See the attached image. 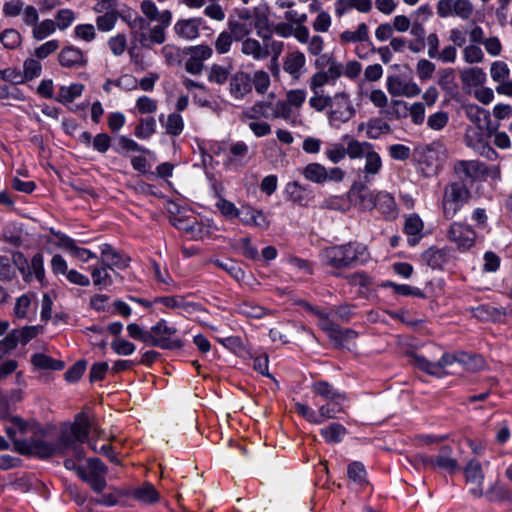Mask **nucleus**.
<instances>
[{
  "instance_id": "obj_1",
  "label": "nucleus",
  "mask_w": 512,
  "mask_h": 512,
  "mask_svg": "<svg viewBox=\"0 0 512 512\" xmlns=\"http://www.w3.org/2000/svg\"><path fill=\"white\" fill-rule=\"evenodd\" d=\"M139 9L142 16L136 17L130 27L138 33L143 47L163 44L166 30L171 25L173 13L169 9L160 10L154 0H141Z\"/></svg>"
},
{
  "instance_id": "obj_2",
  "label": "nucleus",
  "mask_w": 512,
  "mask_h": 512,
  "mask_svg": "<svg viewBox=\"0 0 512 512\" xmlns=\"http://www.w3.org/2000/svg\"><path fill=\"white\" fill-rule=\"evenodd\" d=\"M413 361L414 364L422 371L439 378L444 377L447 374L446 368L455 362L459 363L467 370H479L484 366V360L482 357L466 353H444L437 362H431L423 356L415 355Z\"/></svg>"
},
{
  "instance_id": "obj_3",
  "label": "nucleus",
  "mask_w": 512,
  "mask_h": 512,
  "mask_svg": "<svg viewBox=\"0 0 512 512\" xmlns=\"http://www.w3.org/2000/svg\"><path fill=\"white\" fill-rule=\"evenodd\" d=\"M320 259L324 265L345 269L358 263H364L368 259L367 249L357 242H349L323 249Z\"/></svg>"
},
{
  "instance_id": "obj_4",
  "label": "nucleus",
  "mask_w": 512,
  "mask_h": 512,
  "mask_svg": "<svg viewBox=\"0 0 512 512\" xmlns=\"http://www.w3.org/2000/svg\"><path fill=\"white\" fill-rule=\"evenodd\" d=\"M92 421L82 412L76 415L74 422L61 432V443L67 450H73L78 459L84 458V450L81 444L85 443L91 431Z\"/></svg>"
},
{
  "instance_id": "obj_5",
  "label": "nucleus",
  "mask_w": 512,
  "mask_h": 512,
  "mask_svg": "<svg viewBox=\"0 0 512 512\" xmlns=\"http://www.w3.org/2000/svg\"><path fill=\"white\" fill-rule=\"evenodd\" d=\"M470 197V192L462 182H452L445 186L441 200L443 215L452 219L464 206Z\"/></svg>"
},
{
  "instance_id": "obj_6",
  "label": "nucleus",
  "mask_w": 512,
  "mask_h": 512,
  "mask_svg": "<svg viewBox=\"0 0 512 512\" xmlns=\"http://www.w3.org/2000/svg\"><path fill=\"white\" fill-rule=\"evenodd\" d=\"M355 113L356 109L352 104L349 94L338 92L331 97L326 115L329 125L338 128L353 118Z\"/></svg>"
},
{
  "instance_id": "obj_7",
  "label": "nucleus",
  "mask_w": 512,
  "mask_h": 512,
  "mask_svg": "<svg viewBox=\"0 0 512 512\" xmlns=\"http://www.w3.org/2000/svg\"><path fill=\"white\" fill-rule=\"evenodd\" d=\"M176 332L175 327L169 326L165 320L161 319L149 330L148 335L151 341H148V345L161 349H180L183 342L178 338H173Z\"/></svg>"
},
{
  "instance_id": "obj_8",
  "label": "nucleus",
  "mask_w": 512,
  "mask_h": 512,
  "mask_svg": "<svg viewBox=\"0 0 512 512\" xmlns=\"http://www.w3.org/2000/svg\"><path fill=\"white\" fill-rule=\"evenodd\" d=\"M491 132L486 126H469L466 129L464 141L467 147L487 158H492L496 152L489 145Z\"/></svg>"
},
{
  "instance_id": "obj_9",
  "label": "nucleus",
  "mask_w": 512,
  "mask_h": 512,
  "mask_svg": "<svg viewBox=\"0 0 512 512\" xmlns=\"http://www.w3.org/2000/svg\"><path fill=\"white\" fill-rule=\"evenodd\" d=\"M2 426L13 447L18 451H23L27 446L26 435L30 430V425L18 416L2 415Z\"/></svg>"
},
{
  "instance_id": "obj_10",
  "label": "nucleus",
  "mask_w": 512,
  "mask_h": 512,
  "mask_svg": "<svg viewBox=\"0 0 512 512\" xmlns=\"http://www.w3.org/2000/svg\"><path fill=\"white\" fill-rule=\"evenodd\" d=\"M107 471V466L99 458H90L85 472L80 473V479L87 482L94 492L102 493L107 486L105 479Z\"/></svg>"
},
{
  "instance_id": "obj_11",
  "label": "nucleus",
  "mask_w": 512,
  "mask_h": 512,
  "mask_svg": "<svg viewBox=\"0 0 512 512\" xmlns=\"http://www.w3.org/2000/svg\"><path fill=\"white\" fill-rule=\"evenodd\" d=\"M447 238L459 251L466 252L475 245L476 233L469 225L453 222L447 231Z\"/></svg>"
},
{
  "instance_id": "obj_12",
  "label": "nucleus",
  "mask_w": 512,
  "mask_h": 512,
  "mask_svg": "<svg viewBox=\"0 0 512 512\" xmlns=\"http://www.w3.org/2000/svg\"><path fill=\"white\" fill-rule=\"evenodd\" d=\"M436 9L441 18L457 16L467 20L473 14L474 8L470 0H439Z\"/></svg>"
},
{
  "instance_id": "obj_13",
  "label": "nucleus",
  "mask_w": 512,
  "mask_h": 512,
  "mask_svg": "<svg viewBox=\"0 0 512 512\" xmlns=\"http://www.w3.org/2000/svg\"><path fill=\"white\" fill-rule=\"evenodd\" d=\"M463 474L466 484L470 486L469 493L476 498L482 497L485 479L482 464L477 459H471L463 468Z\"/></svg>"
},
{
  "instance_id": "obj_14",
  "label": "nucleus",
  "mask_w": 512,
  "mask_h": 512,
  "mask_svg": "<svg viewBox=\"0 0 512 512\" xmlns=\"http://www.w3.org/2000/svg\"><path fill=\"white\" fill-rule=\"evenodd\" d=\"M386 88L388 93L393 97L414 98L421 93V88L415 81L404 79L399 75L388 76Z\"/></svg>"
},
{
  "instance_id": "obj_15",
  "label": "nucleus",
  "mask_w": 512,
  "mask_h": 512,
  "mask_svg": "<svg viewBox=\"0 0 512 512\" xmlns=\"http://www.w3.org/2000/svg\"><path fill=\"white\" fill-rule=\"evenodd\" d=\"M369 183L356 181L349 190L350 201L363 211H370L376 206V193L367 188Z\"/></svg>"
},
{
  "instance_id": "obj_16",
  "label": "nucleus",
  "mask_w": 512,
  "mask_h": 512,
  "mask_svg": "<svg viewBox=\"0 0 512 512\" xmlns=\"http://www.w3.org/2000/svg\"><path fill=\"white\" fill-rule=\"evenodd\" d=\"M423 463L431 469L439 468L450 474L459 470V463L449 445L442 446L436 456L426 457Z\"/></svg>"
},
{
  "instance_id": "obj_17",
  "label": "nucleus",
  "mask_w": 512,
  "mask_h": 512,
  "mask_svg": "<svg viewBox=\"0 0 512 512\" xmlns=\"http://www.w3.org/2000/svg\"><path fill=\"white\" fill-rule=\"evenodd\" d=\"M213 50L207 45L192 46L188 50V59L185 62V70L192 75H199L204 67V61L211 58Z\"/></svg>"
},
{
  "instance_id": "obj_18",
  "label": "nucleus",
  "mask_w": 512,
  "mask_h": 512,
  "mask_svg": "<svg viewBox=\"0 0 512 512\" xmlns=\"http://www.w3.org/2000/svg\"><path fill=\"white\" fill-rule=\"evenodd\" d=\"M23 451L35 454L40 458H49L55 455H64L67 448L62 445L61 437H59L55 442H47L44 440L27 441V446Z\"/></svg>"
},
{
  "instance_id": "obj_19",
  "label": "nucleus",
  "mask_w": 512,
  "mask_h": 512,
  "mask_svg": "<svg viewBox=\"0 0 512 512\" xmlns=\"http://www.w3.org/2000/svg\"><path fill=\"white\" fill-rule=\"evenodd\" d=\"M454 171L462 180L470 181H475L487 173L485 165L477 160L457 161Z\"/></svg>"
},
{
  "instance_id": "obj_20",
  "label": "nucleus",
  "mask_w": 512,
  "mask_h": 512,
  "mask_svg": "<svg viewBox=\"0 0 512 512\" xmlns=\"http://www.w3.org/2000/svg\"><path fill=\"white\" fill-rule=\"evenodd\" d=\"M271 109V118L282 119L292 127L302 125V119L299 112L290 106L286 100H278L275 103H272Z\"/></svg>"
},
{
  "instance_id": "obj_21",
  "label": "nucleus",
  "mask_w": 512,
  "mask_h": 512,
  "mask_svg": "<svg viewBox=\"0 0 512 512\" xmlns=\"http://www.w3.org/2000/svg\"><path fill=\"white\" fill-rule=\"evenodd\" d=\"M55 235L58 237V246L68 251L73 257L81 262H89L91 259H96L97 255L86 249L76 245V242L71 237L57 232Z\"/></svg>"
},
{
  "instance_id": "obj_22",
  "label": "nucleus",
  "mask_w": 512,
  "mask_h": 512,
  "mask_svg": "<svg viewBox=\"0 0 512 512\" xmlns=\"http://www.w3.org/2000/svg\"><path fill=\"white\" fill-rule=\"evenodd\" d=\"M363 158L365 164L362 169H359V180L364 183H371L382 169V159L374 149L370 150Z\"/></svg>"
},
{
  "instance_id": "obj_23",
  "label": "nucleus",
  "mask_w": 512,
  "mask_h": 512,
  "mask_svg": "<svg viewBox=\"0 0 512 512\" xmlns=\"http://www.w3.org/2000/svg\"><path fill=\"white\" fill-rule=\"evenodd\" d=\"M204 21L201 17L180 19L174 25L175 34L185 40H194L200 34V27Z\"/></svg>"
},
{
  "instance_id": "obj_24",
  "label": "nucleus",
  "mask_w": 512,
  "mask_h": 512,
  "mask_svg": "<svg viewBox=\"0 0 512 512\" xmlns=\"http://www.w3.org/2000/svg\"><path fill=\"white\" fill-rule=\"evenodd\" d=\"M252 90L251 77L246 72H236L230 79V95L236 100H242Z\"/></svg>"
},
{
  "instance_id": "obj_25",
  "label": "nucleus",
  "mask_w": 512,
  "mask_h": 512,
  "mask_svg": "<svg viewBox=\"0 0 512 512\" xmlns=\"http://www.w3.org/2000/svg\"><path fill=\"white\" fill-rule=\"evenodd\" d=\"M102 264L109 269H125L128 267L130 258L126 255L120 254L109 244H103L100 247Z\"/></svg>"
},
{
  "instance_id": "obj_26",
  "label": "nucleus",
  "mask_w": 512,
  "mask_h": 512,
  "mask_svg": "<svg viewBox=\"0 0 512 512\" xmlns=\"http://www.w3.org/2000/svg\"><path fill=\"white\" fill-rule=\"evenodd\" d=\"M376 198L375 208L378 209L385 219L395 220L399 215V209L393 195L387 191H378Z\"/></svg>"
},
{
  "instance_id": "obj_27",
  "label": "nucleus",
  "mask_w": 512,
  "mask_h": 512,
  "mask_svg": "<svg viewBox=\"0 0 512 512\" xmlns=\"http://www.w3.org/2000/svg\"><path fill=\"white\" fill-rule=\"evenodd\" d=\"M459 78L464 88L482 86L487 79L485 71L476 66L465 67L459 71Z\"/></svg>"
},
{
  "instance_id": "obj_28",
  "label": "nucleus",
  "mask_w": 512,
  "mask_h": 512,
  "mask_svg": "<svg viewBox=\"0 0 512 512\" xmlns=\"http://www.w3.org/2000/svg\"><path fill=\"white\" fill-rule=\"evenodd\" d=\"M58 60L61 66L67 68L82 67L87 62L83 52L74 46L63 48L59 53Z\"/></svg>"
},
{
  "instance_id": "obj_29",
  "label": "nucleus",
  "mask_w": 512,
  "mask_h": 512,
  "mask_svg": "<svg viewBox=\"0 0 512 512\" xmlns=\"http://www.w3.org/2000/svg\"><path fill=\"white\" fill-rule=\"evenodd\" d=\"M357 10L360 13H368L372 9L371 0H336L334 11L336 16L342 17L351 10Z\"/></svg>"
},
{
  "instance_id": "obj_30",
  "label": "nucleus",
  "mask_w": 512,
  "mask_h": 512,
  "mask_svg": "<svg viewBox=\"0 0 512 512\" xmlns=\"http://www.w3.org/2000/svg\"><path fill=\"white\" fill-rule=\"evenodd\" d=\"M306 64L305 56L300 51L289 53L283 63V69L294 79H299Z\"/></svg>"
},
{
  "instance_id": "obj_31",
  "label": "nucleus",
  "mask_w": 512,
  "mask_h": 512,
  "mask_svg": "<svg viewBox=\"0 0 512 512\" xmlns=\"http://www.w3.org/2000/svg\"><path fill=\"white\" fill-rule=\"evenodd\" d=\"M240 220L245 225L255 226L266 229L269 226V221L261 210L252 207H245L241 210Z\"/></svg>"
},
{
  "instance_id": "obj_32",
  "label": "nucleus",
  "mask_w": 512,
  "mask_h": 512,
  "mask_svg": "<svg viewBox=\"0 0 512 512\" xmlns=\"http://www.w3.org/2000/svg\"><path fill=\"white\" fill-rule=\"evenodd\" d=\"M423 221L417 214L409 215L404 224V232L408 235V243L414 246L418 243L422 236Z\"/></svg>"
},
{
  "instance_id": "obj_33",
  "label": "nucleus",
  "mask_w": 512,
  "mask_h": 512,
  "mask_svg": "<svg viewBox=\"0 0 512 512\" xmlns=\"http://www.w3.org/2000/svg\"><path fill=\"white\" fill-rule=\"evenodd\" d=\"M241 52L257 61L264 60L269 56L268 48L254 38H246L242 41Z\"/></svg>"
},
{
  "instance_id": "obj_34",
  "label": "nucleus",
  "mask_w": 512,
  "mask_h": 512,
  "mask_svg": "<svg viewBox=\"0 0 512 512\" xmlns=\"http://www.w3.org/2000/svg\"><path fill=\"white\" fill-rule=\"evenodd\" d=\"M312 391L323 401L345 400V395L326 381L313 383Z\"/></svg>"
},
{
  "instance_id": "obj_35",
  "label": "nucleus",
  "mask_w": 512,
  "mask_h": 512,
  "mask_svg": "<svg viewBox=\"0 0 512 512\" xmlns=\"http://www.w3.org/2000/svg\"><path fill=\"white\" fill-rule=\"evenodd\" d=\"M158 303L172 309H181L183 313L192 314L198 310V305L187 302L182 296H166L155 300Z\"/></svg>"
},
{
  "instance_id": "obj_36",
  "label": "nucleus",
  "mask_w": 512,
  "mask_h": 512,
  "mask_svg": "<svg viewBox=\"0 0 512 512\" xmlns=\"http://www.w3.org/2000/svg\"><path fill=\"white\" fill-rule=\"evenodd\" d=\"M466 117L473 123L472 126L489 127L490 114L487 110L476 104H466L463 106Z\"/></svg>"
},
{
  "instance_id": "obj_37",
  "label": "nucleus",
  "mask_w": 512,
  "mask_h": 512,
  "mask_svg": "<svg viewBox=\"0 0 512 512\" xmlns=\"http://www.w3.org/2000/svg\"><path fill=\"white\" fill-rule=\"evenodd\" d=\"M306 309L317 316L318 325L330 338L334 339L335 335H339L340 327L330 319L329 313L320 311L309 304H306Z\"/></svg>"
},
{
  "instance_id": "obj_38",
  "label": "nucleus",
  "mask_w": 512,
  "mask_h": 512,
  "mask_svg": "<svg viewBox=\"0 0 512 512\" xmlns=\"http://www.w3.org/2000/svg\"><path fill=\"white\" fill-rule=\"evenodd\" d=\"M85 86L81 83H71L70 85H62L59 87L56 100L62 104L72 103L75 99L79 98Z\"/></svg>"
},
{
  "instance_id": "obj_39",
  "label": "nucleus",
  "mask_w": 512,
  "mask_h": 512,
  "mask_svg": "<svg viewBox=\"0 0 512 512\" xmlns=\"http://www.w3.org/2000/svg\"><path fill=\"white\" fill-rule=\"evenodd\" d=\"M231 157L228 158L227 164L232 166H243L248 163L250 157L248 156L249 148L246 143L238 141L233 143L230 147Z\"/></svg>"
},
{
  "instance_id": "obj_40",
  "label": "nucleus",
  "mask_w": 512,
  "mask_h": 512,
  "mask_svg": "<svg viewBox=\"0 0 512 512\" xmlns=\"http://www.w3.org/2000/svg\"><path fill=\"white\" fill-rule=\"evenodd\" d=\"M343 140L347 141L346 152L351 159L363 158L370 150L373 149V145L371 143L360 142L350 138L348 135H345Z\"/></svg>"
},
{
  "instance_id": "obj_41",
  "label": "nucleus",
  "mask_w": 512,
  "mask_h": 512,
  "mask_svg": "<svg viewBox=\"0 0 512 512\" xmlns=\"http://www.w3.org/2000/svg\"><path fill=\"white\" fill-rule=\"evenodd\" d=\"M365 130V135L369 139H378L382 134L389 131L387 123L380 119H373L367 123H361L358 126V131Z\"/></svg>"
},
{
  "instance_id": "obj_42",
  "label": "nucleus",
  "mask_w": 512,
  "mask_h": 512,
  "mask_svg": "<svg viewBox=\"0 0 512 512\" xmlns=\"http://www.w3.org/2000/svg\"><path fill=\"white\" fill-rule=\"evenodd\" d=\"M344 401L345 400L324 401L325 403L319 405L317 411L321 424L329 419L336 418L337 414L343 411Z\"/></svg>"
},
{
  "instance_id": "obj_43",
  "label": "nucleus",
  "mask_w": 512,
  "mask_h": 512,
  "mask_svg": "<svg viewBox=\"0 0 512 512\" xmlns=\"http://www.w3.org/2000/svg\"><path fill=\"white\" fill-rule=\"evenodd\" d=\"M339 38L342 44L365 42L369 39L368 26L365 23H360L355 31L345 30Z\"/></svg>"
},
{
  "instance_id": "obj_44",
  "label": "nucleus",
  "mask_w": 512,
  "mask_h": 512,
  "mask_svg": "<svg viewBox=\"0 0 512 512\" xmlns=\"http://www.w3.org/2000/svg\"><path fill=\"white\" fill-rule=\"evenodd\" d=\"M237 312L247 318L261 319L265 317L269 311L254 302L245 300L237 305Z\"/></svg>"
},
{
  "instance_id": "obj_45",
  "label": "nucleus",
  "mask_w": 512,
  "mask_h": 512,
  "mask_svg": "<svg viewBox=\"0 0 512 512\" xmlns=\"http://www.w3.org/2000/svg\"><path fill=\"white\" fill-rule=\"evenodd\" d=\"M302 174L304 178L316 184L326 182V168L320 163H310L304 167Z\"/></svg>"
},
{
  "instance_id": "obj_46",
  "label": "nucleus",
  "mask_w": 512,
  "mask_h": 512,
  "mask_svg": "<svg viewBox=\"0 0 512 512\" xmlns=\"http://www.w3.org/2000/svg\"><path fill=\"white\" fill-rule=\"evenodd\" d=\"M272 102L260 101L243 112V118L251 121H258L261 118H269L268 110L271 109Z\"/></svg>"
},
{
  "instance_id": "obj_47",
  "label": "nucleus",
  "mask_w": 512,
  "mask_h": 512,
  "mask_svg": "<svg viewBox=\"0 0 512 512\" xmlns=\"http://www.w3.org/2000/svg\"><path fill=\"white\" fill-rule=\"evenodd\" d=\"M32 364L38 369L43 370H61L64 367V363L60 360H56L46 354L36 353L31 358Z\"/></svg>"
},
{
  "instance_id": "obj_48",
  "label": "nucleus",
  "mask_w": 512,
  "mask_h": 512,
  "mask_svg": "<svg viewBox=\"0 0 512 512\" xmlns=\"http://www.w3.org/2000/svg\"><path fill=\"white\" fill-rule=\"evenodd\" d=\"M91 269V277L93 284L99 289H105L112 284V278L108 273V267L102 264L101 266H93Z\"/></svg>"
},
{
  "instance_id": "obj_49",
  "label": "nucleus",
  "mask_w": 512,
  "mask_h": 512,
  "mask_svg": "<svg viewBox=\"0 0 512 512\" xmlns=\"http://www.w3.org/2000/svg\"><path fill=\"white\" fill-rule=\"evenodd\" d=\"M321 436L328 443H339L346 435V428L339 423H332L320 430Z\"/></svg>"
},
{
  "instance_id": "obj_50",
  "label": "nucleus",
  "mask_w": 512,
  "mask_h": 512,
  "mask_svg": "<svg viewBox=\"0 0 512 512\" xmlns=\"http://www.w3.org/2000/svg\"><path fill=\"white\" fill-rule=\"evenodd\" d=\"M133 497L145 504H152L158 501L159 494L155 487L150 483H145L133 492Z\"/></svg>"
},
{
  "instance_id": "obj_51",
  "label": "nucleus",
  "mask_w": 512,
  "mask_h": 512,
  "mask_svg": "<svg viewBox=\"0 0 512 512\" xmlns=\"http://www.w3.org/2000/svg\"><path fill=\"white\" fill-rule=\"evenodd\" d=\"M510 70L508 65L503 61H494L490 67V76L494 82L499 85H506L509 78Z\"/></svg>"
},
{
  "instance_id": "obj_52",
  "label": "nucleus",
  "mask_w": 512,
  "mask_h": 512,
  "mask_svg": "<svg viewBox=\"0 0 512 512\" xmlns=\"http://www.w3.org/2000/svg\"><path fill=\"white\" fill-rule=\"evenodd\" d=\"M55 31L56 24L54 20L45 19L33 26L32 35L34 39L41 41L55 33Z\"/></svg>"
},
{
  "instance_id": "obj_53",
  "label": "nucleus",
  "mask_w": 512,
  "mask_h": 512,
  "mask_svg": "<svg viewBox=\"0 0 512 512\" xmlns=\"http://www.w3.org/2000/svg\"><path fill=\"white\" fill-rule=\"evenodd\" d=\"M231 69V66L213 64L209 68L207 78L212 83L222 85L227 81L229 75L231 74Z\"/></svg>"
},
{
  "instance_id": "obj_54",
  "label": "nucleus",
  "mask_w": 512,
  "mask_h": 512,
  "mask_svg": "<svg viewBox=\"0 0 512 512\" xmlns=\"http://www.w3.org/2000/svg\"><path fill=\"white\" fill-rule=\"evenodd\" d=\"M156 131V120L153 117L142 118L135 127L134 134L139 139H148Z\"/></svg>"
},
{
  "instance_id": "obj_55",
  "label": "nucleus",
  "mask_w": 512,
  "mask_h": 512,
  "mask_svg": "<svg viewBox=\"0 0 512 512\" xmlns=\"http://www.w3.org/2000/svg\"><path fill=\"white\" fill-rule=\"evenodd\" d=\"M271 84L269 74L264 70H257L254 72L253 77L251 78V85L254 87L255 91L264 95L269 90Z\"/></svg>"
},
{
  "instance_id": "obj_56",
  "label": "nucleus",
  "mask_w": 512,
  "mask_h": 512,
  "mask_svg": "<svg viewBox=\"0 0 512 512\" xmlns=\"http://www.w3.org/2000/svg\"><path fill=\"white\" fill-rule=\"evenodd\" d=\"M36 298L34 293L23 294L17 298L14 306V314L17 318L24 319L28 316L32 300Z\"/></svg>"
},
{
  "instance_id": "obj_57",
  "label": "nucleus",
  "mask_w": 512,
  "mask_h": 512,
  "mask_svg": "<svg viewBox=\"0 0 512 512\" xmlns=\"http://www.w3.org/2000/svg\"><path fill=\"white\" fill-rule=\"evenodd\" d=\"M383 287H389L392 288L394 293L401 295V296H415V297H423V292L417 288L412 287L407 284H397L392 281H386L383 283Z\"/></svg>"
},
{
  "instance_id": "obj_58",
  "label": "nucleus",
  "mask_w": 512,
  "mask_h": 512,
  "mask_svg": "<svg viewBox=\"0 0 512 512\" xmlns=\"http://www.w3.org/2000/svg\"><path fill=\"white\" fill-rule=\"evenodd\" d=\"M409 104L403 100H392L388 105V115L391 119L400 120L408 117Z\"/></svg>"
},
{
  "instance_id": "obj_59",
  "label": "nucleus",
  "mask_w": 512,
  "mask_h": 512,
  "mask_svg": "<svg viewBox=\"0 0 512 512\" xmlns=\"http://www.w3.org/2000/svg\"><path fill=\"white\" fill-rule=\"evenodd\" d=\"M313 95L309 98V106L317 112H322L325 109H329L331 97L329 95H325L322 92H312Z\"/></svg>"
},
{
  "instance_id": "obj_60",
  "label": "nucleus",
  "mask_w": 512,
  "mask_h": 512,
  "mask_svg": "<svg viewBox=\"0 0 512 512\" xmlns=\"http://www.w3.org/2000/svg\"><path fill=\"white\" fill-rule=\"evenodd\" d=\"M348 478L358 485H363L366 481V471L364 465L360 462H353L348 466Z\"/></svg>"
},
{
  "instance_id": "obj_61",
  "label": "nucleus",
  "mask_w": 512,
  "mask_h": 512,
  "mask_svg": "<svg viewBox=\"0 0 512 512\" xmlns=\"http://www.w3.org/2000/svg\"><path fill=\"white\" fill-rule=\"evenodd\" d=\"M41 72L42 65L38 60L34 58H28L25 60L23 64V74L26 80L38 78L41 75Z\"/></svg>"
},
{
  "instance_id": "obj_62",
  "label": "nucleus",
  "mask_w": 512,
  "mask_h": 512,
  "mask_svg": "<svg viewBox=\"0 0 512 512\" xmlns=\"http://www.w3.org/2000/svg\"><path fill=\"white\" fill-rule=\"evenodd\" d=\"M184 128V122L181 115L172 113L168 115L167 121L165 124V129L167 134L177 136L181 134Z\"/></svg>"
},
{
  "instance_id": "obj_63",
  "label": "nucleus",
  "mask_w": 512,
  "mask_h": 512,
  "mask_svg": "<svg viewBox=\"0 0 512 512\" xmlns=\"http://www.w3.org/2000/svg\"><path fill=\"white\" fill-rule=\"evenodd\" d=\"M463 60L468 64L481 63L484 60V53L480 47L476 45H468L463 51Z\"/></svg>"
},
{
  "instance_id": "obj_64",
  "label": "nucleus",
  "mask_w": 512,
  "mask_h": 512,
  "mask_svg": "<svg viewBox=\"0 0 512 512\" xmlns=\"http://www.w3.org/2000/svg\"><path fill=\"white\" fill-rule=\"evenodd\" d=\"M304 192V187L297 181L287 183L284 189V193L287 198L296 203H301L303 201Z\"/></svg>"
}]
</instances>
